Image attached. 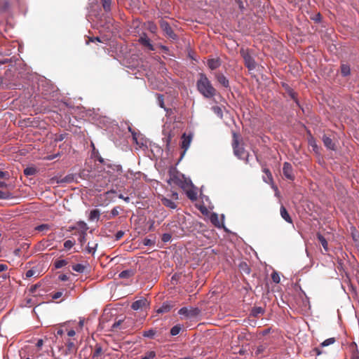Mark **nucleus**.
I'll list each match as a JSON object with an SVG mask.
<instances>
[{
    "label": "nucleus",
    "instance_id": "1",
    "mask_svg": "<svg viewBox=\"0 0 359 359\" xmlns=\"http://www.w3.org/2000/svg\"><path fill=\"white\" fill-rule=\"evenodd\" d=\"M196 88L198 92L205 98H212L216 95V90L212 86L207 76L199 74V79L196 82Z\"/></svg>",
    "mask_w": 359,
    "mask_h": 359
},
{
    "label": "nucleus",
    "instance_id": "2",
    "mask_svg": "<svg viewBox=\"0 0 359 359\" xmlns=\"http://www.w3.org/2000/svg\"><path fill=\"white\" fill-rule=\"evenodd\" d=\"M103 170L109 178V182H114L117 180L123 172L121 165L112 163L111 161L106 164V167L103 168Z\"/></svg>",
    "mask_w": 359,
    "mask_h": 359
},
{
    "label": "nucleus",
    "instance_id": "3",
    "mask_svg": "<svg viewBox=\"0 0 359 359\" xmlns=\"http://www.w3.org/2000/svg\"><path fill=\"white\" fill-rule=\"evenodd\" d=\"M233 140L232 142V147L233 149V154L239 159L245 160L246 163L248 162V153L245 151L243 146H240L238 141L236 138V134H233Z\"/></svg>",
    "mask_w": 359,
    "mask_h": 359
},
{
    "label": "nucleus",
    "instance_id": "4",
    "mask_svg": "<svg viewBox=\"0 0 359 359\" xmlns=\"http://www.w3.org/2000/svg\"><path fill=\"white\" fill-rule=\"evenodd\" d=\"M169 178L167 180L168 184H175L179 186L181 184V179L183 175L181 174L177 169L172 166L169 168L168 170Z\"/></svg>",
    "mask_w": 359,
    "mask_h": 359
},
{
    "label": "nucleus",
    "instance_id": "5",
    "mask_svg": "<svg viewBox=\"0 0 359 359\" xmlns=\"http://www.w3.org/2000/svg\"><path fill=\"white\" fill-rule=\"evenodd\" d=\"M201 313V310L198 307H182L178 311L180 316L186 318H191L198 316Z\"/></svg>",
    "mask_w": 359,
    "mask_h": 359
},
{
    "label": "nucleus",
    "instance_id": "6",
    "mask_svg": "<svg viewBox=\"0 0 359 359\" xmlns=\"http://www.w3.org/2000/svg\"><path fill=\"white\" fill-rule=\"evenodd\" d=\"M149 308V302L145 297H140V299L135 301L131 304V309L134 311H146Z\"/></svg>",
    "mask_w": 359,
    "mask_h": 359
},
{
    "label": "nucleus",
    "instance_id": "7",
    "mask_svg": "<svg viewBox=\"0 0 359 359\" xmlns=\"http://www.w3.org/2000/svg\"><path fill=\"white\" fill-rule=\"evenodd\" d=\"M160 27L168 38L173 40H176L177 39V34H175L170 24L167 21L161 20L160 21Z\"/></svg>",
    "mask_w": 359,
    "mask_h": 359
},
{
    "label": "nucleus",
    "instance_id": "8",
    "mask_svg": "<svg viewBox=\"0 0 359 359\" xmlns=\"http://www.w3.org/2000/svg\"><path fill=\"white\" fill-rule=\"evenodd\" d=\"M241 55L243 57L245 65L250 69H254L256 67V62L253 57L248 53L244 51H241Z\"/></svg>",
    "mask_w": 359,
    "mask_h": 359
},
{
    "label": "nucleus",
    "instance_id": "9",
    "mask_svg": "<svg viewBox=\"0 0 359 359\" xmlns=\"http://www.w3.org/2000/svg\"><path fill=\"white\" fill-rule=\"evenodd\" d=\"M192 140V135H187L186 133H184L182 136V148L184 149L182 155H181V157H180V159L181 160L183 156H184L187 150L189 149V146H190V144H191V142Z\"/></svg>",
    "mask_w": 359,
    "mask_h": 359
},
{
    "label": "nucleus",
    "instance_id": "10",
    "mask_svg": "<svg viewBox=\"0 0 359 359\" xmlns=\"http://www.w3.org/2000/svg\"><path fill=\"white\" fill-rule=\"evenodd\" d=\"M283 173L287 180H294L293 168L290 163L285 162L283 163Z\"/></svg>",
    "mask_w": 359,
    "mask_h": 359
},
{
    "label": "nucleus",
    "instance_id": "11",
    "mask_svg": "<svg viewBox=\"0 0 359 359\" xmlns=\"http://www.w3.org/2000/svg\"><path fill=\"white\" fill-rule=\"evenodd\" d=\"M215 77L217 81L225 88H229L230 84L229 81L223 74L221 73H215Z\"/></svg>",
    "mask_w": 359,
    "mask_h": 359
},
{
    "label": "nucleus",
    "instance_id": "12",
    "mask_svg": "<svg viewBox=\"0 0 359 359\" xmlns=\"http://www.w3.org/2000/svg\"><path fill=\"white\" fill-rule=\"evenodd\" d=\"M138 41L142 45L147 47L149 50H154V46L151 43L150 39L147 36L146 34H143L142 36H140Z\"/></svg>",
    "mask_w": 359,
    "mask_h": 359
},
{
    "label": "nucleus",
    "instance_id": "13",
    "mask_svg": "<svg viewBox=\"0 0 359 359\" xmlns=\"http://www.w3.org/2000/svg\"><path fill=\"white\" fill-rule=\"evenodd\" d=\"M322 140L327 149L332 151L336 150V144L333 142L332 140L330 137L324 135L322 137Z\"/></svg>",
    "mask_w": 359,
    "mask_h": 359
},
{
    "label": "nucleus",
    "instance_id": "14",
    "mask_svg": "<svg viewBox=\"0 0 359 359\" xmlns=\"http://www.w3.org/2000/svg\"><path fill=\"white\" fill-rule=\"evenodd\" d=\"M76 174H68L62 178L58 179L57 180V184L62 183H72L76 180Z\"/></svg>",
    "mask_w": 359,
    "mask_h": 359
},
{
    "label": "nucleus",
    "instance_id": "15",
    "mask_svg": "<svg viewBox=\"0 0 359 359\" xmlns=\"http://www.w3.org/2000/svg\"><path fill=\"white\" fill-rule=\"evenodd\" d=\"M283 86L285 88L288 95L294 101L296 104L300 107L299 102L297 97V93L291 88L287 84L283 83Z\"/></svg>",
    "mask_w": 359,
    "mask_h": 359
},
{
    "label": "nucleus",
    "instance_id": "16",
    "mask_svg": "<svg viewBox=\"0 0 359 359\" xmlns=\"http://www.w3.org/2000/svg\"><path fill=\"white\" fill-rule=\"evenodd\" d=\"M207 65L211 70H215L221 66V61L219 58L208 59L207 61Z\"/></svg>",
    "mask_w": 359,
    "mask_h": 359
},
{
    "label": "nucleus",
    "instance_id": "17",
    "mask_svg": "<svg viewBox=\"0 0 359 359\" xmlns=\"http://www.w3.org/2000/svg\"><path fill=\"white\" fill-rule=\"evenodd\" d=\"M179 187L184 190H186L189 188H194V184L190 179L185 177L183 175L182 178L181 179V184H180Z\"/></svg>",
    "mask_w": 359,
    "mask_h": 359
},
{
    "label": "nucleus",
    "instance_id": "18",
    "mask_svg": "<svg viewBox=\"0 0 359 359\" xmlns=\"http://www.w3.org/2000/svg\"><path fill=\"white\" fill-rule=\"evenodd\" d=\"M280 213L281 217L285 222H287V223H290V224H292V219L291 217L290 216L287 210H286V208L283 205L280 206Z\"/></svg>",
    "mask_w": 359,
    "mask_h": 359
},
{
    "label": "nucleus",
    "instance_id": "19",
    "mask_svg": "<svg viewBox=\"0 0 359 359\" xmlns=\"http://www.w3.org/2000/svg\"><path fill=\"white\" fill-rule=\"evenodd\" d=\"M103 351L102 346L97 344L94 351L92 353V359H102Z\"/></svg>",
    "mask_w": 359,
    "mask_h": 359
},
{
    "label": "nucleus",
    "instance_id": "20",
    "mask_svg": "<svg viewBox=\"0 0 359 359\" xmlns=\"http://www.w3.org/2000/svg\"><path fill=\"white\" fill-rule=\"evenodd\" d=\"M161 201L163 205L170 209H175L177 208L176 203L172 201L171 199L167 198L164 196L161 198Z\"/></svg>",
    "mask_w": 359,
    "mask_h": 359
},
{
    "label": "nucleus",
    "instance_id": "21",
    "mask_svg": "<svg viewBox=\"0 0 359 359\" xmlns=\"http://www.w3.org/2000/svg\"><path fill=\"white\" fill-rule=\"evenodd\" d=\"M100 217V212L98 209H94L90 211V215H89V220L90 221H95V220H99Z\"/></svg>",
    "mask_w": 359,
    "mask_h": 359
},
{
    "label": "nucleus",
    "instance_id": "22",
    "mask_svg": "<svg viewBox=\"0 0 359 359\" xmlns=\"http://www.w3.org/2000/svg\"><path fill=\"white\" fill-rule=\"evenodd\" d=\"M134 271L133 269H126L123 271H121L118 274V277L120 278H129L132 277L134 275Z\"/></svg>",
    "mask_w": 359,
    "mask_h": 359
},
{
    "label": "nucleus",
    "instance_id": "23",
    "mask_svg": "<svg viewBox=\"0 0 359 359\" xmlns=\"http://www.w3.org/2000/svg\"><path fill=\"white\" fill-rule=\"evenodd\" d=\"M264 313V309L261 306H255L253 307L251 310V316L253 317H258L260 314H263Z\"/></svg>",
    "mask_w": 359,
    "mask_h": 359
},
{
    "label": "nucleus",
    "instance_id": "24",
    "mask_svg": "<svg viewBox=\"0 0 359 359\" xmlns=\"http://www.w3.org/2000/svg\"><path fill=\"white\" fill-rule=\"evenodd\" d=\"M187 197L192 201H194L197 199V192L196 190L192 188H189L186 189Z\"/></svg>",
    "mask_w": 359,
    "mask_h": 359
},
{
    "label": "nucleus",
    "instance_id": "25",
    "mask_svg": "<svg viewBox=\"0 0 359 359\" xmlns=\"http://www.w3.org/2000/svg\"><path fill=\"white\" fill-rule=\"evenodd\" d=\"M317 238L319 242L321 243L323 249L327 252L328 251V243L325 238L320 233H317Z\"/></svg>",
    "mask_w": 359,
    "mask_h": 359
},
{
    "label": "nucleus",
    "instance_id": "26",
    "mask_svg": "<svg viewBox=\"0 0 359 359\" xmlns=\"http://www.w3.org/2000/svg\"><path fill=\"white\" fill-rule=\"evenodd\" d=\"M165 137L163 138V142L165 143L166 149H170V145L171 143L172 135L171 132H168L167 134L164 132Z\"/></svg>",
    "mask_w": 359,
    "mask_h": 359
},
{
    "label": "nucleus",
    "instance_id": "27",
    "mask_svg": "<svg viewBox=\"0 0 359 359\" xmlns=\"http://www.w3.org/2000/svg\"><path fill=\"white\" fill-rule=\"evenodd\" d=\"M171 309V305L168 302H164L162 306L157 310L159 313H166Z\"/></svg>",
    "mask_w": 359,
    "mask_h": 359
},
{
    "label": "nucleus",
    "instance_id": "28",
    "mask_svg": "<svg viewBox=\"0 0 359 359\" xmlns=\"http://www.w3.org/2000/svg\"><path fill=\"white\" fill-rule=\"evenodd\" d=\"M341 73L343 76H347L351 74V68L349 65L343 64L341 65Z\"/></svg>",
    "mask_w": 359,
    "mask_h": 359
},
{
    "label": "nucleus",
    "instance_id": "29",
    "mask_svg": "<svg viewBox=\"0 0 359 359\" xmlns=\"http://www.w3.org/2000/svg\"><path fill=\"white\" fill-rule=\"evenodd\" d=\"M126 323L127 322L126 321V319H120L113 323V325L111 327V330L114 331L118 328L121 330L122 324H126Z\"/></svg>",
    "mask_w": 359,
    "mask_h": 359
},
{
    "label": "nucleus",
    "instance_id": "30",
    "mask_svg": "<svg viewBox=\"0 0 359 359\" xmlns=\"http://www.w3.org/2000/svg\"><path fill=\"white\" fill-rule=\"evenodd\" d=\"M13 198V194L8 191H1L0 190V199H11Z\"/></svg>",
    "mask_w": 359,
    "mask_h": 359
},
{
    "label": "nucleus",
    "instance_id": "31",
    "mask_svg": "<svg viewBox=\"0 0 359 359\" xmlns=\"http://www.w3.org/2000/svg\"><path fill=\"white\" fill-rule=\"evenodd\" d=\"M36 172H37V170H36V168L35 167H27L24 170V174L26 176L34 175H35L36 173Z\"/></svg>",
    "mask_w": 359,
    "mask_h": 359
},
{
    "label": "nucleus",
    "instance_id": "32",
    "mask_svg": "<svg viewBox=\"0 0 359 359\" xmlns=\"http://www.w3.org/2000/svg\"><path fill=\"white\" fill-rule=\"evenodd\" d=\"M182 327V325H179V324L173 326L170 330V334L172 336L177 335L180 332Z\"/></svg>",
    "mask_w": 359,
    "mask_h": 359
},
{
    "label": "nucleus",
    "instance_id": "33",
    "mask_svg": "<svg viewBox=\"0 0 359 359\" xmlns=\"http://www.w3.org/2000/svg\"><path fill=\"white\" fill-rule=\"evenodd\" d=\"M102 7L106 12L111 11V0H101Z\"/></svg>",
    "mask_w": 359,
    "mask_h": 359
},
{
    "label": "nucleus",
    "instance_id": "34",
    "mask_svg": "<svg viewBox=\"0 0 359 359\" xmlns=\"http://www.w3.org/2000/svg\"><path fill=\"white\" fill-rule=\"evenodd\" d=\"M212 111L220 118H223V111L220 107L213 106L212 108Z\"/></svg>",
    "mask_w": 359,
    "mask_h": 359
},
{
    "label": "nucleus",
    "instance_id": "35",
    "mask_svg": "<svg viewBox=\"0 0 359 359\" xmlns=\"http://www.w3.org/2000/svg\"><path fill=\"white\" fill-rule=\"evenodd\" d=\"M156 334V331L153 329H150L142 332V336L147 338H153Z\"/></svg>",
    "mask_w": 359,
    "mask_h": 359
},
{
    "label": "nucleus",
    "instance_id": "36",
    "mask_svg": "<svg viewBox=\"0 0 359 359\" xmlns=\"http://www.w3.org/2000/svg\"><path fill=\"white\" fill-rule=\"evenodd\" d=\"M85 266L82 264H76L72 266V269L74 271L79 272V273H83L85 270Z\"/></svg>",
    "mask_w": 359,
    "mask_h": 359
},
{
    "label": "nucleus",
    "instance_id": "37",
    "mask_svg": "<svg viewBox=\"0 0 359 359\" xmlns=\"http://www.w3.org/2000/svg\"><path fill=\"white\" fill-rule=\"evenodd\" d=\"M50 226L48 224H42L35 227V230L38 231H44L50 229Z\"/></svg>",
    "mask_w": 359,
    "mask_h": 359
},
{
    "label": "nucleus",
    "instance_id": "38",
    "mask_svg": "<svg viewBox=\"0 0 359 359\" xmlns=\"http://www.w3.org/2000/svg\"><path fill=\"white\" fill-rule=\"evenodd\" d=\"M156 352L154 351H147L144 355L142 356L141 359H153L156 357Z\"/></svg>",
    "mask_w": 359,
    "mask_h": 359
},
{
    "label": "nucleus",
    "instance_id": "39",
    "mask_svg": "<svg viewBox=\"0 0 359 359\" xmlns=\"http://www.w3.org/2000/svg\"><path fill=\"white\" fill-rule=\"evenodd\" d=\"M210 221L211 222L217 227L220 226V224L218 219V216L216 213H213L210 217Z\"/></svg>",
    "mask_w": 359,
    "mask_h": 359
},
{
    "label": "nucleus",
    "instance_id": "40",
    "mask_svg": "<svg viewBox=\"0 0 359 359\" xmlns=\"http://www.w3.org/2000/svg\"><path fill=\"white\" fill-rule=\"evenodd\" d=\"M9 7H10V3L7 0L2 1L1 4H0V10L2 12H6V11H8Z\"/></svg>",
    "mask_w": 359,
    "mask_h": 359
},
{
    "label": "nucleus",
    "instance_id": "41",
    "mask_svg": "<svg viewBox=\"0 0 359 359\" xmlns=\"http://www.w3.org/2000/svg\"><path fill=\"white\" fill-rule=\"evenodd\" d=\"M120 210H121V208L119 206H116L112 208L111 210V217H107V219H110L111 217H114L117 215H118Z\"/></svg>",
    "mask_w": 359,
    "mask_h": 359
},
{
    "label": "nucleus",
    "instance_id": "42",
    "mask_svg": "<svg viewBox=\"0 0 359 359\" xmlns=\"http://www.w3.org/2000/svg\"><path fill=\"white\" fill-rule=\"evenodd\" d=\"M334 342H335V338L331 337V338L327 339L325 341H323L320 345H321V346L324 347V346H327L329 345H331V344H334Z\"/></svg>",
    "mask_w": 359,
    "mask_h": 359
},
{
    "label": "nucleus",
    "instance_id": "43",
    "mask_svg": "<svg viewBox=\"0 0 359 359\" xmlns=\"http://www.w3.org/2000/svg\"><path fill=\"white\" fill-rule=\"evenodd\" d=\"M67 264L65 259H59L55 262V267L56 269H60L65 266Z\"/></svg>",
    "mask_w": 359,
    "mask_h": 359
},
{
    "label": "nucleus",
    "instance_id": "44",
    "mask_svg": "<svg viewBox=\"0 0 359 359\" xmlns=\"http://www.w3.org/2000/svg\"><path fill=\"white\" fill-rule=\"evenodd\" d=\"M271 278H272V280L275 283H279L280 281V275L278 272L276 271H273L272 273H271Z\"/></svg>",
    "mask_w": 359,
    "mask_h": 359
},
{
    "label": "nucleus",
    "instance_id": "45",
    "mask_svg": "<svg viewBox=\"0 0 359 359\" xmlns=\"http://www.w3.org/2000/svg\"><path fill=\"white\" fill-rule=\"evenodd\" d=\"M142 243L145 246H153L155 245V241L148 238H145L143 239Z\"/></svg>",
    "mask_w": 359,
    "mask_h": 359
},
{
    "label": "nucleus",
    "instance_id": "46",
    "mask_svg": "<svg viewBox=\"0 0 359 359\" xmlns=\"http://www.w3.org/2000/svg\"><path fill=\"white\" fill-rule=\"evenodd\" d=\"M97 247V243H95V245L93 246H90L88 245L86 249V252L89 254L94 255L96 251Z\"/></svg>",
    "mask_w": 359,
    "mask_h": 359
},
{
    "label": "nucleus",
    "instance_id": "47",
    "mask_svg": "<svg viewBox=\"0 0 359 359\" xmlns=\"http://www.w3.org/2000/svg\"><path fill=\"white\" fill-rule=\"evenodd\" d=\"M74 241H72L71 240H67L64 243V248L67 250H69L74 245Z\"/></svg>",
    "mask_w": 359,
    "mask_h": 359
},
{
    "label": "nucleus",
    "instance_id": "48",
    "mask_svg": "<svg viewBox=\"0 0 359 359\" xmlns=\"http://www.w3.org/2000/svg\"><path fill=\"white\" fill-rule=\"evenodd\" d=\"M10 178V174L7 171H3L0 170V179L4 180H8Z\"/></svg>",
    "mask_w": 359,
    "mask_h": 359
},
{
    "label": "nucleus",
    "instance_id": "49",
    "mask_svg": "<svg viewBox=\"0 0 359 359\" xmlns=\"http://www.w3.org/2000/svg\"><path fill=\"white\" fill-rule=\"evenodd\" d=\"M128 129L131 133V135L133 136V140L134 142L136 143V144H138L137 133L135 130H133L132 129L131 126H130L128 127Z\"/></svg>",
    "mask_w": 359,
    "mask_h": 359
},
{
    "label": "nucleus",
    "instance_id": "50",
    "mask_svg": "<svg viewBox=\"0 0 359 359\" xmlns=\"http://www.w3.org/2000/svg\"><path fill=\"white\" fill-rule=\"evenodd\" d=\"M86 233L85 231H82L79 235V238H78V241L81 245H83L86 242Z\"/></svg>",
    "mask_w": 359,
    "mask_h": 359
},
{
    "label": "nucleus",
    "instance_id": "51",
    "mask_svg": "<svg viewBox=\"0 0 359 359\" xmlns=\"http://www.w3.org/2000/svg\"><path fill=\"white\" fill-rule=\"evenodd\" d=\"M157 101L160 107H164L163 96L161 94H157Z\"/></svg>",
    "mask_w": 359,
    "mask_h": 359
},
{
    "label": "nucleus",
    "instance_id": "52",
    "mask_svg": "<svg viewBox=\"0 0 359 359\" xmlns=\"http://www.w3.org/2000/svg\"><path fill=\"white\" fill-rule=\"evenodd\" d=\"M171 238L172 236L170 233H165L163 234L161 239L164 243H167L171 240Z\"/></svg>",
    "mask_w": 359,
    "mask_h": 359
},
{
    "label": "nucleus",
    "instance_id": "53",
    "mask_svg": "<svg viewBox=\"0 0 359 359\" xmlns=\"http://www.w3.org/2000/svg\"><path fill=\"white\" fill-rule=\"evenodd\" d=\"M97 160L103 165L104 167H106V164H107V163H109L111 161L107 159H104L102 156H99L97 157Z\"/></svg>",
    "mask_w": 359,
    "mask_h": 359
},
{
    "label": "nucleus",
    "instance_id": "54",
    "mask_svg": "<svg viewBox=\"0 0 359 359\" xmlns=\"http://www.w3.org/2000/svg\"><path fill=\"white\" fill-rule=\"evenodd\" d=\"M124 235V231L120 230L118 231L115 234V240L118 241L120 240Z\"/></svg>",
    "mask_w": 359,
    "mask_h": 359
},
{
    "label": "nucleus",
    "instance_id": "55",
    "mask_svg": "<svg viewBox=\"0 0 359 359\" xmlns=\"http://www.w3.org/2000/svg\"><path fill=\"white\" fill-rule=\"evenodd\" d=\"M67 136V133L60 134L55 137L56 142H61Z\"/></svg>",
    "mask_w": 359,
    "mask_h": 359
},
{
    "label": "nucleus",
    "instance_id": "56",
    "mask_svg": "<svg viewBox=\"0 0 359 359\" xmlns=\"http://www.w3.org/2000/svg\"><path fill=\"white\" fill-rule=\"evenodd\" d=\"M263 172L266 175L268 179L270 180V181H272L273 180V177H272V175L270 172V170L266 168H264L263 169Z\"/></svg>",
    "mask_w": 359,
    "mask_h": 359
},
{
    "label": "nucleus",
    "instance_id": "57",
    "mask_svg": "<svg viewBox=\"0 0 359 359\" xmlns=\"http://www.w3.org/2000/svg\"><path fill=\"white\" fill-rule=\"evenodd\" d=\"M36 273V271L33 269H29L28 270L26 273H25V276L27 278H31L32 277L34 274Z\"/></svg>",
    "mask_w": 359,
    "mask_h": 359
},
{
    "label": "nucleus",
    "instance_id": "58",
    "mask_svg": "<svg viewBox=\"0 0 359 359\" xmlns=\"http://www.w3.org/2000/svg\"><path fill=\"white\" fill-rule=\"evenodd\" d=\"M118 197V198L123 200L126 203H129L130 201V197L124 196L122 194H119Z\"/></svg>",
    "mask_w": 359,
    "mask_h": 359
},
{
    "label": "nucleus",
    "instance_id": "59",
    "mask_svg": "<svg viewBox=\"0 0 359 359\" xmlns=\"http://www.w3.org/2000/svg\"><path fill=\"white\" fill-rule=\"evenodd\" d=\"M125 319L127 323L126 324H122V325L121 327V330H126L130 326V319H128V318H125Z\"/></svg>",
    "mask_w": 359,
    "mask_h": 359
},
{
    "label": "nucleus",
    "instance_id": "60",
    "mask_svg": "<svg viewBox=\"0 0 359 359\" xmlns=\"http://www.w3.org/2000/svg\"><path fill=\"white\" fill-rule=\"evenodd\" d=\"M62 294H63V292L62 291H58V292L54 293L53 294L52 297L53 299H57L62 297Z\"/></svg>",
    "mask_w": 359,
    "mask_h": 359
},
{
    "label": "nucleus",
    "instance_id": "61",
    "mask_svg": "<svg viewBox=\"0 0 359 359\" xmlns=\"http://www.w3.org/2000/svg\"><path fill=\"white\" fill-rule=\"evenodd\" d=\"M95 41H98V42H100V39L99 37L96 36V37H90L88 41H86V43L88 44L89 42H95Z\"/></svg>",
    "mask_w": 359,
    "mask_h": 359
},
{
    "label": "nucleus",
    "instance_id": "62",
    "mask_svg": "<svg viewBox=\"0 0 359 359\" xmlns=\"http://www.w3.org/2000/svg\"><path fill=\"white\" fill-rule=\"evenodd\" d=\"M69 278L68 276L66 275V274H60L59 276H58V279L61 281H66Z\"/></svg>",
    "mask_w": 359,
    "mask_h": 359
},
{
    "label": "nucleus",
    "instance_id": "63",
    "mask_svg": "<svg viewBox=\"0 0 359 359\" xmlns=\"http://www.w3.org/2000/svg\"><path fill=\"white\" fill-rule=\"evenodd\" d=\"M236 1L238 4V7L241 9V11H243L245 9L243 1L241 0H236Z\"/></svg>",
    "mask_w": 359,
    "mask_h": 359
},
{
    "label": "nucleus",
    "instance_id": "64",
    "mask_svg": "<svg viewBox=\"0 0 359 359\" xmlns=\"http://www.w3.org/2000/svg\"><path fill=\"white\" fill-rule=\"evenodd\" d=\"M74 347V343L71 341H69L67 342V348H68V350L69 351H71Z\"/></svg>",
    "mask_w": 359,
    "mask_h": 359
}]
</instances>
